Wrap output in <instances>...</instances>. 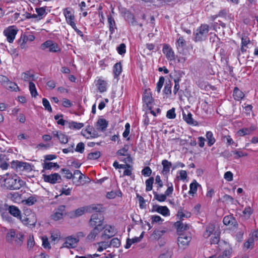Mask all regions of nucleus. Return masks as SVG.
Returning <instances> with one entry per match:
<instances>
[{"mask_svg": "<svg viewBox=\"0 0 258 258\" xmlns=\"http://www.w3.org/2000/svg\"><path fill=\"white\" fill-rule=\"evenodd\" d=\"M43 179L45 182L54 184L60 182L61 177L58 173H54L48 175H43Z\"/></svg>", "mask_w": 258, "mask_h": 258, "instance_id": "obj_12", "label": "nucleus"}, {"mask_svg": "<svg viewBox=\"0 0 258 258\" xmlns=\"http://www.w3.org/2000/svg\"><path fill=\"white\" fill-rule=\"evenodd\" d=\"M126 46L125 44L121 43L117 47V50L118 53L122 55L124 54L126 52Z\"/></svg>", "mask_w": 258, "mask_h": 258, "instance_id": "obj_58", "label": "nucleus"}, {"mask_svg": "<svg viewBox=\"0 0 258 258\" xmlns=\"http://www.w3.org/2000/svg\"><path fill=\"white\" fill-rule=\"evenodd\" d=\"M103 218L100 213H94L92 215L89 221V224L92 228L103 229Z\"/></svg>", "mask_w": 258, "mask_h": 258, "instance_id": "obj_3", "label": "nucleus"}, {"mask_svg": "<svg viewBox=\"0 0 258 258\" xmlns=\"http://www.w3.org/2000/svg\"><path fill=\"white\" fill-rule=\"evenodd\" d=\"M166 186H167V189L165 191V194L166 195V197L170 196L173 191V184L171 182H167Z\"/></svg>", "mask_w": 258, "mask_h": 258, "instance_id": "obj_51", "label": "nucleus"}, {"mask_svg": "<svg viewBox=\"0 0 258 258\" xmlns=\"http://www.w3.org/2000/svg\"><path fill=\"white\" fill-rule=\"evenodd\" d=\"M95 85L100 93L104 92L107 90V83L101 78H98L95 81Z\"/></svg>", "mask_w": 258, "mask_h": 258, "instance_id": "obj_19", "label": "nucleus"}, {"mask_svg": "<svg viewBox=\"0 0 258 258\" xmlns=\"http://www.w3.org/2000/svg\"><path fill=\"white\" fill-rule=\"evenodd\" d=\"M42 167L43 169L44 170H50L53 168H59V165L57 163H52V162H47L44 161L42 164Z\"/></svg>", "mask_w": 258, "mask_h": 258, "instance_id": "obj_33", "label": "nucleus"}, {"mask_svg": "<svg viewBox=\"0 0 258 258\" xmlns=\"http://www.w3.org/2000/svg\"><path fill=\"white\" fill-rule=\"evenodd\" d=\"M166 117L169 119H173L176 117V114L175 113V109L172 108L169 109L166 114Z\"/></svg>", "mask_w": 258, "mask_h": 258, "instance_id": "obj_59", "label": "nucleus"}, {"mask_svg": "<svg viewBox=\"0 0 258 258\" xmlns=\"http://www.w3.org/2000/svg\"><path fill=\"white\" fill-rule=\"evenodd\" d=\"M9 212L14 217L17 218L18 219L21 218L22 216L21 211L19 210V209L15 206H10L8 209Z\"/></svg>", "mask_w": 258, "mask_h": 258, "instance_id": "obj_20", "label": "nucleus"}, {"mask_svg": "<svg viewBox=\"0 0 258 258\" xmlns=\"http://www.w3.org/2000/svg\"><path fill=\"white\" fill-rule=\"evenodd\" d=\"M42 104L44 106L45 109L48 110L49 112H52V108L50 106V104L49 103V102L48 100L46 98H43L42 99Z\"/></svg>", "mask_w": 258, "mask_h": 258, "instance_id": "obj_57", "label": "nucleus"}, {"mask_svg": "<svg viewBox=\"0 0 258 258\" xmlns=\"http://www.w3.org/2000/svg\"><path fill=\"white\" fill-rule=\"evenodd\" d=\"M233 153L234 155V158L235 159L247 156V154L246 153L243 152L239 150H236L233 151Z\"/></svg>", "mask_w": 258, "mask_h": 258, "instance_id": "obj_52", "label": "nucleus"}, {"mask_svg": "<svg viewBox=\"0 0 258 258\" xmlns=\"http://www.w3.org/2000/svg\"><path fill=\"white\" fill-rule=\"evenodd\" d=\"M151 173H152V170L148 166L145 167L142 170V174L145 176H149L151 175Z\"/></svg>", "mask_w": 258, "mask_h": 258, "instance_id": "obj_63", "label": "nucleus"}, {"mask_svg": "<svg viewBox=\"0 0 258 258\" xmlns=\"http://www.w3.org/2000/svg\"><path fill=\"white\" fill-rule=\"evenodd\" d=\"M182 77V73L180 72L174 71L170 74L171 78L173 79L175 83L173 88V93L175 95L179 89V83Z\"/></svg>", "mask_w": 258, "mask_h": 258, "instance_id": "obj_10", "label": "nucleus"}, {"mask_svg": "<svg viewBox=\"0 0 258 258\" xmlns=\"http://www.w3.org/2000/svg\"><path fill=\"white\" fill-rule=\"evenodd\" d=\"M18 30L14 26H10L4 31V35L6 36L9 42L12 43L15 38Z\"/></svg>", "mask_w": 258, "mask_h": 258, "instance_id": "obj_9", "label": "nucleus"}, {"mask_svg": "<svg viewBox=\"0 0 258 258\" xmlns=\"http://www.w3.org/2000/svg\"><path fill=\"white\" fill-rule=\"evenodd\" d=\"M199 186H200V184L196 180H194L190 184L188 194L194 196L196 193Z\"/></svg>", "mask_w": 258, "mask_h": 258, "instance_id": "obj_35", "label": "nucleus"}, {"mask_svg": "<svg viewBox=\"0 0 258 258\" xmlns=\"http://www.w3.org/2000/svg\"><path fill=\"white\" fill-rule=\"evenodd\" d=\"M235 219L231 216H226L224 217L223 222L225 225H232Z\"/></svg>", "mask_w": 258, "mask_h": 258, "instance_id": "obj_48", "label": "nucleus"}, {"mask_svg": "<svg viewBox=\"0 0 258 258\" xmlns=\"http://www.w3.org/2000/svg\"><path fill=\"white\" fill-rule=\"evenodd\" d=\"M34 76L30 72L24 73L22 74V78L25 81H28L29 83L33 80Z\"/></svg>", "mask_w": 258, "mask_h": 258, "instance_id": "obj_44", "label": "nucleus"}, {"mask_svg": "<svg viewBox=\"0 0 258 258\" xmlns=\"http://www.w3.org/2000/svg\"><path fill=\"white\" fill-rule=\"evenodd\" d=\"M252 213V210L250 207H246L243 211V214L247 218H249Z\"/></svg>", "mask_w": 258, "mask_h": 258, "instance_id": "obj_64", "label": "nucleus"}, {"mask_svg": "<svg viewBox=\"0 0 258 258\" xmlns=\"http://www.w3.org/2000/svg\"><path fill=\"white\" fill-rule=\"evenodd\" d=\"M66 206L64 205H60L55 209L51 215V219L54 221H58L63 218V216L66 215L65 211Z\"/></svg>", "mask_w": 258, "mask_h": 258, "instance_id": "obj_8", "label": "nucleus"}, {"mask_svg": "<svg viewBox=\"0 0 258 258\" xmlns=\"http://www.w3.org/2000/svg\"><path fill=\"white\" fill-rule=\"evenodd\" d=\"M97 244L98 245L97 251L99 252H101L110 246L109 242L106 241L98 242Z\"/></svg>", "mask_w": 258, "mask_h": 258, "instance_id": "obj_41", "label": "nucleus"}, {"mask_svg": "<svg viewBox=\"0 0 258 258\" xmlns=\"http://www.w3.org/2000/svg\"><path fill=\"white\" fill-rule=\"evenodd\" d=\"M23 235L21 233H17L15 239L16 244L19 246L21 245L23 243Z\"/></svg>", "mask_w": 258, "mask_h": 258, "instance_id": "obj_46", "label": "nucleus"}, {"mask_svg": "<svg viewBox=\"0 0 258 258\" xmlns=\"http://www.w3.org/2000/svg\"><path fill=\"white\" fill-rule=\"evenodd\" d=\"M206 140L209 147H211L216 142V139L214 137L213 134L211 131H208L206 134Z\"/></svg>", "mask_w": 258, "mask_h": 258, "instance_id": "obj_28", "label": "nucleus"}, {"mask_svg": "<svg viewBox=\"0 0 258 258\" xmlns=\"http://www.w3.org/2000/svg\"><path fill=\"white\" fill-rule=\"evenodd\" d=\"M151 219L152 221V223H158L159 224H161L163 222L164 220L161 218L159 216L157 215H153L151 217Z\"/></svg>", "mask_w": 258, "mask_h": 258, "instance_id": "obj_55", "label": "nucleus"}, {"mask_svg": "<svg viewBox=\"0 0 258 258\" xmlns=\"http://www.w3.org/2000/svg\"><path fill=\"white\" fill-rule=\"evenodd\" d=\"M11 167L17 171L30 172L32 170V166L29 163L22 162L18 160L13 161L11 162Z\"/></svg>", "mask_w": 258, "mask_h": 258, "instance_id": "obj_2", "label": "nucleus"}, {"mask_svg": "<svg viewBox=\"0 0 258 258\" xmlns=\"http://www.w3.org/2000/svg\"><path fill=\"white\" fill-rule=\"evenodd\" d=\"M244 96L243 93L238 88L235 87L233 91V97L235 100H240Z\"/></svg>", "mask_w": 258, "mask_h": 258, "instance_id": "obj_34", "label": "nucleus"}, {"mask_svg": "<svg viewBox=\"0 0 258 258\" xmlns=\"http://www.w3.org/2000/svg\"><path fill=\"white\" fill-rule=\"evenodd\" d=\"M17 234H16V231L14 229H11L7 233L6 235V240L8 242L10 243L13 242L14 240V238H16Z\"/></svg>", "mask_w": 258, "mask_h": 258, "instance_id": "obj_37", "label": "nucleus"}, {"mask_svg": "<svg viewBox=\"0 0 258 258\" xmlns=\"http://www.w3.org/2000/svg\"><path fill=\"white\" fill-rule=\"evenodd\" d=\"M108 121L105 119L100 118L97 122V130L102 132L104 131L108 126Z\"/></svg>", "mask_w": 258, "mask_h": 258, "instance_id": "obj_24", "label": "nucleus"}, {"mask_svg": "<svg viewBox=\"0 0 258 258\" xmlns=\"http://www.w3.org/2000/svg\"><path fill=\"white\" fill-rule=\"evenodd\" d=\"M29 90L32 97H36L37 96L38 93L36 89L35 85L32 82L29 83Z\"/></svg>", "mask_w": 258, "mask_h": 258, "instance_id": "obj_47", "label": "nucleus"}, {"mask_svg": "<svg viewBox=\"0 0 258 258\" xmlns=\"http://www.w3.org/2000/svg\"><path fill=\"white\" fill-rule=\"evenodd\" d=\"M122 72V67L120 62L115 63L113 67V73L114 77L116 78L120 75Z\"/></svg>", "mask_w": 258, "mask_h": 258, "instance_id": "obj_39", "label": "nucleus"}, {"mask_svg": "<svg viewBox=\"0 0 258 258\" xmlns=\"http://www.w3.org/2000/svg\"><path fill=\"white\" fill-rule=\"evenodd\" d=\"M85 213L84 208H80L70 212L69 214L71 218H76L83 215Z\"/></svg>", "mask_w": 258, "mask_h": 258, "instance_id": "obj_25", "label": "nucleus"}, {"mask_svg": "<svg viewBox=\"0 0 258 258\" xmlns=\"http://www.w3.org/2000/svg\"><path fill=\"white\" fill-rule=\"evenodd\" d=\"M144 232H142L139 237H135L132 239L127 238L126 240V243L124 246L126 249L129 248L132 244L135 243H138L140 242L143 237Z\"/></svg>", "mask_w": 258, "mask_h": 258, "instance_id": "obj_22", "label": "nucleus"}, {"mask_svg": "<svg viewBox=\"0 0 258 258\" xmlns=\"http://www.w3.org/2000/svg\"><path fill=\"white\" fill-rule=\"evenodd\" d=\"M41 49L43 50L48 49L50 52L53 53L58 52L61 50V48L58 45L50 40H47L41 44Z\"/></svg>", "mask_w": 258, "mask_h": 258, "instance_id": "obj_4", "label": "nucleus"}, {"mask_svg": "<svg viewBox=\"0 0 258 258\" xmlns=\"http://www.w3.org/2000/svg\"><path fill=\"white\" fill-rule=\"evenodd\" d=\"M162 165H163L162 173L163 175H167L170 171V169L171 166V163L167 160H163L162 161Z\"/></svg>", "mask_w": 258, "mask_h": 258, "instance_id": "obj_27", "label": "nucleus"}, {"mask_svg": "<svg viewBox=\"0 0 258 258\" xmlns=\"http://www.w3.org/2000/svg\"><path fill=\"white\" fill-rule=\"evenodd\" d=\"M154 182V178L151 177L146 181V190L147 191H151L153 188V184Z\"/></svg>", "mask_w": 258, "mask_h": 258, "instance_id": "obj_45", "label": "nucleus"}, {"mask_svg": "<svg viewBox=\"0 0 258 258\" xmlns=\"http://www.w3.org/2000/svg\"><path fill=\"white\" fill-rule=\"evenodd\" d=\"M176 224L178 227V230L180 231H184L187 230L190 227V225L180 222H177L176 223Z\"/></svg>", "mask_w": 258, "mask_h": 258, "instance_id": "obj_49", "label": "nucleus"}, {"mask_svg": "<svg viewBox=\"0 0 258 258\" xmlns=\"http://www.w3.org/2000/svg\"><path fill=\"white\" fill-rule=\"evenodd\" d=\"M63 14L65 17L67 23L72 27H74L76 24L74 11L71 9L68 8L63 10Z\"/></svg>", "mask_w": 258, "mask_h": 258, "instance_id": "obj_6", "label": "nucleus"}, {"mask_svg": "<svg viewBox=\"0 0 258 258\" xmlns=\"http://www.w3.org/2000/svg\"><path fill=\"white\" fill-rule=\"evenodd\" d=\"M117 196H121V192L119 190H111L107 192L106 195V198L108 199H113Z\"/></svg>", "mask_w": 258, "mask_h": 258, "instance_id": "obj_36", "label": "nucleus"}, {"mask_svg": "<svg viewBox=\"0 0 258 258\" xmlns=\"http://www.w3.org/2000/svg\"><path fill=\"white\" fill-rule=\"evenodd\" d=\"M61 171L65 174L64 177L67 179H71L74 178L73 174L70 170L68 169H61Z\"/></svg>", "mask_w": 258, "mask_h": 258, "instance_id": "obj_61", "label": "nucleus"}, {"mask_svg": "<svg viewBox=\"0 0 258 258\" xmlns=\"http://www.w3.org/2000/svg\"><path fill=\"white\" fill-rule=\"evenodd\" d=\"M232 252V248L227 245V247L225 249L222 254L219 255L217 258H230Z\"/></svg>", "mask_w": 258, "mask_h": 258, "instance_id": "obj_32", "label": "nucleus"}, {"mask_svg": "<svg viewBox=\"0 0 258 258\" xmlns=\"http://www.w3.org/2000/svg\"><path fill=\"white\" fill-rule=\"evenodd\" d=\"M183 118L185 121L189 124H195V121L192 117V114L191 113H188L186 114L184 112L182 113Z\"/></svg>", "mask_w": 258, "mask_h": 258, "instance_id": "obj_38", "label": "nucleus"}, {"mask_svg": "<svg viewBox=\"0 0 258 258\" xmlns=\"http://www.w3.org/2000/svg\"><path fill=\"white\" fill-rule=\"evenodd\" d=\"M38 200V197L36 195H33L29 197L27 199L24 200L23 203L28 206H32L35 204Z\"/></svg>", "mask_w": 258, "mask_h": 258, "instance_id": "obj_30", "label": "nucleus"}, {"mask_svg": "<svg viewBox=\"0 0 258 258\" xmlns=\"http://www.w3.org/2000/svg\"><path fill=\"white\" fill-rule=\"evenodd\" d=\"M209 31V26L206 24L202 25L194 33L195 41H201L206 38Z\"/></svg>", "mask_w": 258, "mask_h": 258, "instance_id": "obj_5", "label": "nucleus"}, {"mask_svg": "<svg viewBox=\"0 0 258 258\" xmlns=\"http://www.w3.org/2000/svg\"><path fill=\"white\" fill-rule=\"evenodd\" d=\"M102 229H97V228H93L90 232L89 233L87 237V239L89 241H93L95 239V238L98 234L102 231Z\"/></svg>", "mask_w": 258, "mask_h": 258, "instance_id": "obj_23", "label": "nucleus"}, {"mask_svg": "<svg viewBox=\"0 0 258 258\" xmlns=\"http://www.w3.org/2000/svg\"><path fill=\"white\" fill-rule=\"evenodd\" d=\"M152 212H156L165 217L170 215V211L166 206H154Z\"/></svg>", "mask_w": 258, "mask_h": 258, "instance_id": "obj_16", "label": "nucleus"}, {"mask_svg": "<svg viewBox=\"0 0 258 258\" xmlns=\"http://www.w3.org/2000/svg\"><path fill=\"white\" fill-rule=\"evenodd\" d=\"M191 239V236L189 234H180L178 238V244L179 246L182 248H184L188 245Z\"/></svg>", "mask_w": 258, "mask_h": 258, "instance_id": "obj_11", "label": "nucleus"}, {"mask_svg": "<svg viewBox=\"0 0 258 258\" xmlns=\"http://www.w3.org/2000/svg\"><path fill=\"white\" fill-rule=\"evenodd\" d=\"M4 181L5 186L10 189H18L23 184V181L16 175L4 178Z\"/></svg>", "mask_w": 258, "mask_h": 258, "instance_id": "obj_1", "label": "nucleus"}, {"mask_svg": "<svg viewBox=\"0 0 258 258\" xmlns=\"http://www.w3.org/2000/svg\"><path fill=\"white\" fill-rule=\"evenodd\" d=\"M163 53L165 55L168 60H175V54L172 48L168 44H165L163 47Z\"/></svg>", "mask_w": 258, "mask_h": 258, "instance_id": "obj_13", "label": "nucleus"}, {"mask_svg": "<svg viewBox=\"0 0 258 258\" xmlns=\"http://www.w3.org/2000/svg\"><path fill=\"white\" fill-rule=\"evenodd\" d=\"M110 246H112L114 247H118L120 245V241L117 238H114L109 243Z\"/></svg>", "mask_w": 258, "mask_h": 258, "instance_id": "obj_56", "label": "nucleus"}, {"mask_svg": "<svg viewBox=\"0 0 258 258\" xmlns=\"http://www.w3.org/2000/svg\"><path fill=\"white\" fill-rule=\"evenodd\" d=\"M257 129V126L254 124H251L249 127H243L237 132L238 136H244L250 135L253 131Z\"/></svg>", "mask_w": 258, "mask_h": 258, "instance_id": "obj_15", "label": "nucleus"}, {"mask_svg": "<svg viewBox=\"0 0 258 258\" xmlns=\"http://www.w3.org/2000/svg\"><path fill=\"white\" fill-rule=\"evenodd\" d=\"M54 137L58 139L60 142L62 144H67L68 142V138L67 135L59 131H54L53 132Z\"/></svg>", "mask_w": 258, "mask_h": 258, "instance_id": "obj_21", "label": "nucleus"}, {"mask_svg": "<svg viewBox=\"0 0 258 258\" xmlns=\"http://www.w3.org/2000/svg\"><path fill=\"white\" fill-rule=\"evenodd\" d=\"M19 220L25 225L35 226L37 222L36 214L33 212H31L27 215H22Z\"/></svg>", "mask_w": 258, "mask_h": 258, "instance_id": "obj_7", "label": "nucleus"}, {"mask_svg": "<svg viewBox=\"0 0 258 258\" xmlns=\"http://www.w3.org/2000/svg\"><path fill=\"white\" fill-rule=\"evenodd\" d=\"M254 245V239L253 238H249L246 242L244 243V247L247 248H252Z\"/></svg>", "mask_w": 258, "mask_h": 258, "instance_id": "obj_60", "label": "nucleus"}, {"mask_svg": "<svg viewBox=\"0 0 258 258\" xmlns=\"http://www.w3.org/2000/svg\"><path fill=\"white\" fill-rule=\"evenodd\" d=\"M67 126L71 129L79 130L84 126L83 123L77 122L75 121H69L67 122Z\"/></svg>", "mask_w": 258, "mask_h": 258, "instance_id": "obj_31", "label": "nucleus"}, {"mask_svg": "<svg viewBox=\"0 0 258 258\" xmlns=\"http://www.w3.org/2000/svg\"><path fill=\"white\" fill-rule=\"evenodd\" d=\"M79 242L78 238H75L72 236L68 237L66 241L62 244V247H67L68 248L75 247Z\"/></svg>", "mask_w": 258, "mask_h": 258, "instance_id": "obj_17", "label": "nucleus"}, {"mask_svg": "<svg viewBox=\"0 0 258 258\" xmlns=\"http://www.w3.org/2000/svg\"><path fill=\"white\" fill-rule=\"evenodd\" d=\"M215 225L213 224H209L206 229V231L203 234V236L205 238H207L211 235H213V232L215 230Z\"/></svg>", "mask_w": 258, "mask_h": 258, "instance_id": "obj_29", "label": "nucleus"}, {"mask_svg": "<svg viewBox=\"0 0 258 258\" xmlns=\"http://www.w3.org/2000/svg\"><path fill=\"white\" fill-rule=\"evenodd\" d=\"M63 115L62 114H57L54 116V119L57 120V123L58 124L61 125H67V122H69L68 121H67L63 119H62Z\"/></svg>", "mask_w": 258, "mask_h": 258, "instance_id": "obj_40", "label": "nucleus"}, {"mask_svg": "<svg viewBox=\"0 0 258 258\" xmlns=\"http://www.w3.org/2000/svg\"><path fill=\"white\" fill-rule=\"evenodd\" d=\"M186 45V41L183 39V37L180 36L176 42V46L177 48H182Z\"/></svg>", "mask_w": 258, "mask_h": 258, "instance_id": "obj_54", "label": "nucleus"}, {"mask_svg": "<svg viewBox=\"0 0 258 258\" xmlns=\"http://www.w3.org/2000/svg\"><path fill=\"white\" fill-rule=\"evenodd\" d=\"M164 78L163 77H160L158 82L157 83V86L156 90L158 93H159L164 83Z\"/></svg>", "mask_w": 258, "mask_h": 258, "instance_id": "obj_53", "label": "nucleus"}, {"mask_svg": "<svg viewBox=\"0 0 258 258\" xmlns=\"http://www.w3.org/2000/svg\"><path fill=\"white\" fill-rule=\"evenodd\" d=\"M36 12L38 17V20H41L43 17L47 14L46 10L43 7L36 8Z\"/></svg>", "mask_w": 258, "mask_h": 258, "instance_id": "obj_42", "label": "nucleus"}, {"mask_svg": "<svg viewBox=\"0 0 258 258\" xmlns=\"http://www.w3.org/2000/svg\"><path fill=\"white\" fill-rule=\"evenodd\" d=\"M153 194L154 199L158 202H163L166 200L167 197L165 194H159L155 191L153 192Z\"/></svg>", "mask_w": 258, "mask_h": 258, "instance_id": "obj_43", "label": "nucleus"}, {"mask_svg": "<svg viewBox=\"0 0 258 258\" xmlns=\"http://www.w3.org/2000/svg\"><path fill=\"white\" fill-rule=\"evenodd\" d=\"M178 217L180 219H183L184 217L188 218L190 216V214L189 213L186 212L184 213L183 211L180 210L178 211L177 214Z\"/></svg>", "mask_w": 258, "mask_h": 258, "instance_id": "obj_62", "label": "nucleus"}, {"mask_svg": "<svg viewBox=\"0 0 258 258\" xmlns=\"http://www.w3.org/2000/svg\"><path fill=\"white\" fill-rule=\"evenodd\" d=\"M103 229H104L103 233L102 235L103 238H109L112 237L115 233L114 228L110 225L103 226Z\"/></svg>", "mask_w": 258, "mask_h": 258, "instance_id": "obj_14", "label": "nucleus"}, {"mask_svg": "<svg viewBox=\"0 0 258 258\" xmlns=\"http://www.w3.org/2000/svg\"><path fill=\"white\" fill-rule=\"evenodd\" d=\"M81 134L84 137L88 139L94 138L97 137L96 132L94 131L93 128L90 126H87L86 130H83L81 132Z\"/></svg>", "mask_w": 258, "mask_h": 258, "instance_id": "obj_18", "label": "nucleus"}, {"mask_svg": "<svg viewBox=\"0 0 258 258\" xmlns=\"http://www.w3.org/2000/svg\"><path fill=\"white\" fill-rule=\"evenodd\" d=\"M100 153L99 151L92 152L88 155V159L89 160H96L100 157Z\"/></svg>", "mask_w": 258, "mask_h": 258, "instance_id": "obj_50", "label": "nucleus"}, {"mask_svg": "<svg viewBox=\"0 0 258 258\" xmlns=\"http://www.w3.org/2000/svg\"><path fill=\"white\" fill-rule=\"evenodd\" d=\"M107 21L109 24V31L111 34H112L115 32V29H116L115 22L113 18L111 16H108Z\"/></svg>", "mask_w": 258, "mask_h": 258, "instance_id": "obj_26", "label": "nucleus"}]
</instances>
